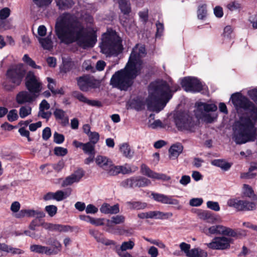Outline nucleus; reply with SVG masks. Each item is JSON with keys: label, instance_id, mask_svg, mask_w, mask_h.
Returning a JSON list of instances; mask_svg holds the SVG:
<instances>
[{"label": "nucleus", "instance_id": "1", "mask_svg": "<svg viewBox=\"0 0 257 257\" xmlns=\"http://www.w3.org/2000/svg\"><path fill=\"white\" fill-rule=\"evenodd\" d=\"M55 33L61 43L74 42L83 49L93 47L97 41L96 32L85 29L76 17L64 13L57 19Z\"/></svg>", "mask_w": 257, "mask_h": 257}, {"label": "nucleus", "instance_id": "2", "mask_svg": "<svg viewBox=\"0 0 257 257\" xmlns=\"http://www.w3.org/2000/svg\"><path fill=\"white\" fill-rule=\"evenodd\" d=\"M231 102L237 111H249L248 115L240 117L234 125L232 138L237 144H243L254 141L257 136V107L246 96L240 92L232 94Z\"/></svg>", "mask_w": 257, "mask_h": 257}, {"label": "nucleus", "instance_id": "3", "mask_svg": "<svg viewBox=\"0 0 257 257\" xmlns=\"http://www.w3.org/2000/svg\"><path fill=\"white\" fill-rule=\"evenodd\" d=\"M146 54L144 45L137 44L132 50L128 61L123 69L116 72L110 79V84L121 90H127L133 80L140 73L143 67L142 58Z\"/></svg>", "mask_w": 257, "mask_h": 257}, {"label": "nucleus", "instance_id": "4", "mask_svg": "<svg viewBox=\"0 0 257 257\" xmlns=\"http://www.w3.org/2000/svg\"><path fill=\"white\" fill-rule=\"evenodd\" d=\"M179 88V86L170 78L152 82L149 87V96L146 100L148 109L157 112L160 111Z\"/></svg>", "mask_w": 257, "mask_h": 257}, {"label": "nucleus", "instance_id": "5", "mask_svg": "<svg viewBox=\"0 0 257 257\" xmlns=\"http://www.w3.org/2000/svg\"><path fill=\"white\" fill-rule=\"evenodd\" d=\"M121 42L115 31L108 32L102 35L100 45L101 52L106 56H117L123 49Z\"/></svg>", "mask_w": 257, "mask_h": 257}, {"label": "nucleus", "instance_id": "6", "mask_svg": "<svg viewBox=\"0 0 257 257\" xmlns=\"http://www.w3.org/2000/svg\"><path fill=\"white\" fill-rule=\"evenodd\" d=\"M48 244L51 246L33 244L30 246V249L32 252L48 256L58 254L61 251L62 244L56 238H49Z\"/></svg>", "mask_w": 257, "mask_h": 257}, {"label": "nucleus", "instance_id": "7", "mask_svg": "<svg viewBox=\"0 0 257 257\" xmlns=\"http://www.w3.org/2000/svg\"><path fill=\"white\" fill-rule=\"evenodd\" d=\"M196 105L195 113L197 118L207 122H211L217 117L216 114L210 113L216 111L217 107L215 104L200 102L197 103Z\"/></svg>", "mask_w": 257, "mask_h": 257}, {"label": "nucleus", "instance_id": "8", "mask_svg": "<svg viewBox=\"0 0 257 257\" xmlns=\"http://www.w3.org/2000/svg\"><path fill=\"white\" fill-rule=\"evenodd\" d=\"M175 122L177 128L181 131H194L195 122L192 117L189 114L183 113L178 115L175 119Z\"/></svg>", "mask_w": 257, "mask_h": 257}, {"label": "nucleus", "instance_id": "9", "mask_svg": "<svg viewBox=\"0 0 257 257\" xmlns=\"http://www.w3.org/2000/svg\"><path fill=\"white\" fill-rule=\"evenodd\" d=\"M26 73L22 64H19L8 70L6 73L7 78L16 85H19Z\"/></svg>", "mask_w": 257, "mask_h": 257}, {"label": "nucleus", "instance_id": "10", "mask_svg": "<svg viewBox=\"0 0 257 257\" xmlns=\"http://www.w3.org/2000/svg\"><path fill=\"white\" fill-rule=\"evenodd\" d=\"M203 231L208 236L212 234H222L230 237H236L238 234L234 229L222 225H215L208 228L205 227Z\"/></svg>", "mask_w": 257, "mask_h": 257}, {"label": "nucleus", "instance_id": "11", "mask_svg": "<svg viewBox=\"0 0 257 257\" xmlns=\"http://www.w3.org/2000/svg\"><path fill=\"white\" fill-rule=\"evenodd\" d=\"M232 242V239L231 238L221 236L215 237L211 242L206 244L208 248L212 249L224 250L229 248Z\"/></svg>", "mask_w": 257, "mask_h": 257}, {"label": "nucleus", "instance_id": "12", "mask_svg": "<svg viewBox=\"0 0 257 257\" xmlns=\"http://www.w3.org/2000/svg\"><path fill=\"white\" fill-rule=\"evenodd\" d=\"M26 86L31 93H39L42 89V84L39 78L32 71H29L26 77Z\"/></svg>", "mask_w": 257, "mask_h": 257}, {"label": "nucleus", "instance_id": "13", "mask_svg": "<svg viewBox=\"0 0 257 257\" xmlns=\"http://www.w3.org/2000/svg\"><path fill=\"white\" fill-rule=\"evenodd\" d=\"M77 84L80 89L85 92L99 86V82L90 75H84L79 77L77 79Z\"/></svg>", "mask_w": 257, "mask_h": 257}, {"label": "nucleus", "instance_id": "14", "mask_svg": "<svg viewBox=\"0 0 257 257\" xmlns=\"http://www.w3.org/2000/svg\"><path fill=\"white\" fill-rule=\"evenodd\" d=\"M181 85L184 90L188 92H199L202 89L201 82L195 77H185L182 80Z\"/></svg>", "mask_w": 257, "mask_h": 257}, {"label": "nucleus", "instance_id": "15", "mask_svg": "<svg viewBox=\"0 0 257 257\" xmlns=\"http://www.w3.org/2000/svg\"><path fill=\"white\" fill-rule=\"evenodd\" d=\"M141 173L153 180L169 181L171 177L163 173H158L151 170L147 165L142 164L140 167Z\"/></svg>", "mask_w": 257, "mask_h": 257}, {"label": "nucleus", "instance_id": "16", "mask_svg": "<svg viewBox=\"0 0 257 257\" xmlns=\"http://www.w3.org/2000/svg\"><path fill=\"white\" fill-rule=\"evenodd\" d=\"M95 162L99 168L109 175V172L112 169L114 165L110 159L105 156L98 155L95 159Z\"/></svg>", "mask_w": 257, "mask_h": 257}, {"label": "nucleus", "instance_id": "17", "mask_svg": "<svg viewBox=\"0 0 257 257\" xmlns=\"http://www.w3.org/2000/svg\"><path fill=\"white\" fill-rule=\"evenodd\" d=\"M138 169V168L137 166L127 164L123 166L113 165L112 169L109 172V175L115 176L119 173L123 174H129L136 172Z\"/></svg>", "mask_w": 257, "mask_h": 257}, {"label": "nucleus", "instance_id": "18", "mask_svg": "<svg viewBox=\"0 0 257 257\" xmlns=\"http://www.w3.org/2000/svg\"><path fill=\"white\" fill-rule=\"evenodd\" d=\"M83 176V171L81 169H77L63 181L62 187H66L79 182Z\"/></svg>", "mask_w": 257, "mask_h": 257}, {"label": "nucleus", "instance_id": "19", "mask_svg": "<svg viewBox=\"0 0 257 257\" xmlns=\"http://www.w3.org/2000/svg\"><path fill=\"white\" fill-rule=\"evenodd\" d=\"M36 97L35 94H31L28 91H22L17 94L16 100L18 104H23L32 102L35 100Z\"/></svg>", "mask_w": 257, "mask_h": 257}, {"label": "nucleus", "instance_id": "20", "mask_svg": "<svg viewBox=\"0 0 257 257\" xmlns=\"http://www.w3.org/2000/svg\"><path fill=\"white\" fill-rule=\"evenodd\" d=\"M151 195L155 201L164 204L177 205L179 203L177 200L173 199L170 196L157 193H152Z\"/></svg>", "mask_w": 257, "mask_h": 257}, {"label": "nucleus", "instance_id": "21", "mask_svg": "<svg viewBox=\"0 0 257 257\" xmlns=\"http://www.w3.org/2000/svg\"><path fill=\"white\" fill-rule=\"evenodd\" d=\"M16 216L17 218H22L25 217H34L36 216L42 217L45 216V214L43 212L38 210L22 209Z\"/></svg>", "mask_w": 257, "mask_h": 257}, {"label": "nucleus", "instance_id": "22", "mask_svg": "<svg viewBox=\"0 0 257 257\" xmlns=\"http://www.w3.org/2000/svg\"><path fill=\"white\" fill-rule=\"evenodd\" d=\"M183 150V146L181 143H178L172 145L169 150V158L171 159H176Z\"/></svg>", "mask_w": 257, "mask_h": 257}, {"label": "nucleus", "instance_id": "23", "mask_svg": "<svg viewBox=\"0 0 257 257\" xmlns=\"http://www.w3.org/2000/svg\"><path fill=\"white\" fill-rule=\"evenodd\" d=\"M56 119L62 125L65 126L69 123V118L66 112L61 109H56L54 112Z\"/></svg>", "mask_w": 257, "mask_h": 257}, {"label": "nucleus", "instance_id": "24", "mask_svg": "<svg viewBox=\"0 0 257 257\" xmlns=\"http://www.w3.org/2000/svg\"><path fill=\"white\" fill-rule=\"evenodd\" d=\"M101 213L104 214H117L119 212L118 204L110 206L107 203H103L100 208Z\"/></svg>", "mask_w": 257, "mask_h": 257}, {"label": "nucleus", "instance_id": "25", "mask_svg": "<svg viewBox=\"0 0 257 257\" xmlns=\"http://www.w3.org/2000/svg\"><path fill=\"white\" fill-rule=\"evenodd\" d=\"M3 252L11 253L13 254H21L24 252L22 250L19 248L13 247L5 243H0V256H2L3 255Z\"/></svg>", "mask_w": 257, "mask_h": 257}, {"label": "nucleus", "instance_id": "26", "mask_svg": "<svg viewBox=\"0 0 257 257\" xmlns=\"http://www.w3.org/2000/svg\"><path fill=\"white\" fill-rule=\"evenodd\" d=\"M200 219L205 220L207 222L213 223L216 219L215 216L210 211L206 210L200 211L198 213Z\"/></svg>", "mask_w": 257, "mask_h": 257}, {"label": "nucleus", "instance_id": "27", "mask_svg": "<svg viewBox=\"0 0 257 257\" xmlns=\"http://www.w3.org/2000/svg\"><path fill=\"white\" fill-rule=\"evenodd\" d=\"M74 96L80 101L87 103L91 106H99L100 103L96 100L88 99L83 94L79 92H76L74 93Z\"/></svg>", "mask_w": 257, "mask_h": 257}, {"label": "nucleus", "instance_id": "28", "mask_svg": "<svg viewBox=\"0 0 257 257\" xmlns=\"http://www.w3.org/2000/svg\"><path fill=\"white\" fill-rule=\"evenodd\" d=\"M119 150L126 158L131 159L134 156V152L127 143H124L119 146Z\"/></svg>", "mask_w": 257, "mask_h": 257}, {"label": "nucleus", "instance_id": "29", "mask_svg": "<svg viewBox=\"0 0 257 257\" xmlns=\"http://www.w3.org/2000/svg\"><path fill=\"white\" fill-rule=\"evenodd\" d=\"M126 205L130 209L141 210L147 207V204L146 202L141 201H128Z\"/></svg>", "mask_w": 257, "mask_h": 257}, {"label": "nucleus", "instance_id": "30", "mask_svg": "<svg viewBox=\"0 0 257 257\" xmlns=\"http://www.w3.org/2000/svg\"><path fill=\"white\" fill-rule=\"evenodd\" d=\"M211 164L213 166L221 168L224 171H227L231 167V165L223 160L216 159L211 162Z\"/></svg>", "mask_w": 257, "mask_h": 257}, {"label": "nucleus", "instance_id": "31", "mask_svg": "<svg viewBox=\"0 0 257 257\" xmlns=\"http://www.w3.org/2000/svg\"><path fill=\"white\" fill-rule=\"evenodd\" d=\"M227 205L230 207H232L237 209L238 211H242L243 200H238L237 199L233 198L229 199L227 201Z\"/></svg>", "mask_w": 257, "mask_h": 257}, {"label": "nucleus", "instance_id": "32", "mask_svg": "<svg viewBox=\"0 0 257 257\" xmlns=\"http://www.w3.org/2000/svg\"><path fill=\"white\" fill-rule=\"evenodd\" d=\"M39 43L41 44L42 47L47 50H50L53 47V43L51 38L47 37L46 38H41L38 37Z\"/></svg>", "mask_w": 257, "mask_h": 257}, {"label": "nucleus", "instance_id": "33", "mask_svg": "<svg viewBox=\"0 0 257 257\" xmlns=\"http://www.w3.org/2000/svg\"><path fill=\"white\" fill-rule=\"evenodd\" d=\"M119 8L121 11L125 15L131 12L130 4L127 0H118Z\"/></svg>", "mask_w": 257, "mask_h": 257}, {"label": "nucleus", "instance_id": "34", "mask_svg": "<svg viewBox=\"0 0 257 257\" xmlns=\"http://www.w3.org/2000/svg\"><path fill=\"white\" fill-rule=\"evenodd\" d=\"M207 252L200 248H194L191 249L189 257H207Z\"/></svg>", "mask_w": 257, "mask_h": 257}, {"label": "nucleus", "instance_id": "35", "mask_svg": "<svg viewBox=\"0 0 257 257\" xmlns=\"http://www.w3.org/2000/svg\"><path fill=\"white\" fill-rule=\"evenodd\" d=\"M32 107L28 105L22 106L19 109V115L22 118H24L31 114Z\"/></svg>", "mask_w": 257, "mask_h": 257}, {"label": "nucleus", "instance_id": "36", "mask_svg": "<svg viewBox=\"0 0 257 257\" xmlns=\"http://www.w3.org/2000/svg\"><path fill=\"white\" fill-rule=\"evenodd\" d=\"M48 84V88L51 90V91L54 94H63V90L62 89H55L54 87L55 86V83L54 80L50 78L47 77V78Z\"/></svg>", "mask_w": 257, "mask_h": 257}, {"label": "nucleus", "instance_id": "37", "mask_svg": "<svg viewBox=\"0 0 257 257\" xmlns=\"http://www.w3.org/2000/svg\"><path fill=\"white\" fill-rule=\"evenodd\" d=\"M122 25L125 27L126 31L128 32L134 31L136 28V24L132 19H129L127 21L125 20L123 21Z\"/></svg>", "mask_w": 257, "mask_h": 257}, {"label": "nucleus", "instance_id": "38", "mask_svg": "<svg viewBox=\"0 0 257 257\" xmlns=\"http://www.w3.org/2000/svg\"><path fill=\"white\" fill-rule=\"evenodd\" d=\"M135 246V242L132 240H130L127 241H124L123 242L120 246L119 249H118L117 250H120L122 252H124V251H126L127 250H131Z\"/></svg>", "mask_w": 257, "mask_h": 257}, {"label": "nucleus", "instance_id": "39", "mask_svg": "<svg viewBox=\"0 0 257 257\" xmlns=\"http://www.w3.org/2000/svg\"><path fill=\"white\" fill-rule=\"evenodd\" d=\"M57 4L60 9H65L71 8L74 3L73 0H57Z\"/></svg>", "mask_w": 257, "mask_h": 257}, {"label": "nucleus", "instance_id": "40", "mask_svg": "<svg viewBox=\"0 0 257 257\" xmlns=\"http://www.w3.org/2000/svg\"><path fill=\"white\" fill-rule=\"evenodd\" d=\"M82 150L85 154L89 155H94V145L90 142L85 143Z\"/></svg>", "mask_w": 257, "mask_h": 257}, {"label": "nucleus", "instance_id": "41", "mask_svg": "<svg viewBox=\"0 0 257 257\" xmlns=\"http://www.w3.org/2000/svg\"><path fill=\"white\" fill-rule=\"evenodd\" d=\"M23 61L27 65L33 68L41 69L40 66L37 65L34 61H33L28 54H25L23 57Z\"/></svg>", "mask_w": 257, "mask_h": 257}, {"label": "nucleus", "instance_id": "42", "mask_svg": "<svg viewBox=\"0 0 257 257\" xmlns=\"http://www.w3.org/2000/svg\"><path fill=\"white\" fill-rule=\"evenodd\" d=\"M95 239L97 242H100L106 245H109L113 244V241L112 240L105 239L103 237V234L100 232L98 233V234L95 237Z\"/></svg>", "mask_w": 257, "mask_h": 257}, {"label": "nucleus", "instance_id": "43", "mask_svg": "<svg viewBox=\"0 0 257 257\" xmlns=\"http://www.w3.org/2000/svg\"><path fill=\"white\" fill-rule=\"evenodd\" d=\"M223 37L224 39H232L233 38V29L230 26H226L223 31Z\"/></svg>", "mask_w": 257, "mask_h": 257}, {"label": "nucleus", "instance_id": "44", "mask_svg": "<svg viewBox=\"0 0 257 257\" xmlns=\"http://www.w3.org/2000/svg\"><path fill=\"white\" fill-rule=\"evenodd\" d=\"M243 204L242 211H251L256 207L255 204L253 202L243 200Z\"/></svg>", "mask_w": 257, "mask_h": 257}, {"label": "nucleus", "instance_id": "45", "mask_svg": "<svg viewBox=\"0 0 257 257\" xmlns=\"http://www.w3.org/2000/svg\"><path fill=\"white\" fill-rule=\"evenodd\" d=\"M18 118L19 115L16 109H12L8 112L7 118L9 121L13 122L16 121L18 119Z\"/></svg>", "mask_w": 257, "mask_h": 257}, {"label": "nucleus", "instance_id": "46", "mask_svg": "<svg viewBox=\"0 0 257 257\" xmlns=\"http://www.w3.org/2000/svg\"><path fill=\"white\" fill-rule=\"evenodd\" d=\"M21 207L20 203L18 201L13 202L11 206V210L12 212V215L16 218V215L19 214Z\"/></svg>", "mask_w": 257, "mask_h": 257}, {"label": "nucleus", "instance_id": "47", "mask_svg": "<svg viewBox=\"0 0 257 257\" xmlns=\"http://www.w3.org/2000/svg\"><path fill=\"white\" fill-rule=\"evenodd\" d=\"M179 246L181 250L185 253L186 256L189 257L191 253L190 245L185 242H182L180 244Z\"/></svg>", "mask_w": 257, "mask_h": 257}, {"label": "nucleus", "instance_id": "48", "mask_svg": "<svg viewBox=\"0 0 257 257\" xmlns=\"http://www.w3.org/2000/svg\"><path fill=\"white\" fill-rule=\"evenodd\" d=\"M247 94L257 104V87L248 90Z\"/></svg>", "mask_w": 257, "mask_h": 257}, {"label": "nucleus", "instance_id": "49", "mask_svg": "<svg viewBox=\"0 0 257 257\" xmlns=\"http://www.w3.org/2000/svg\"><path fill=\"white\" fill-rule=\"evenodd\" d=\"M45 210L50 217H53L57 213V207L54 205H47Z\"/></svg>", "mask_w": 257, "mask_h": 257}, {"label": "nucleus", "instance_id": "50", "mask_svg": "<svg viewBox=\"0 0 257 257\" xmlns=\"http://www.w3.org/2000/svg\"><path fill=\"white\" fill-rule=\"evenodd\" d=\"M139 187H145L148 186L151 184V181L149 179L144 177H138Z\"/></svg>", "mask_w": 257, "mask_h": 257}, {"label": "nucleus", "instance_id": "51", "mask_svg": "<svg viewBox=\"0 0 257 257\" xmlns=\"http://www.w3.org/2000/svg\"><path fill=\"white\" fill-rule=\"evenodd\" d=\"M55 193V200L57 201H60L66 198L67 197H68L70 193L68 194H67L64 192L59 190L56 191Z\"/></svg>", "mask_w": 257, "mask_h": 257}, {"label": "nucleus", "instance_id": "52", "mask_svg": "<svg viewBox=\"0 0 257 257\" xmlns=\"http://www.w3.org/2000/svg\"><path fill=\"white\" fill-rule=\"evenodd\" d=\"M88 137L90 140V143L93 144V145L96 144L99 139V134L95 132H91L88 135Z\"/></svg>", "mask_w": 257, "mask_h": 257}, {"label": "nucleus", "instance_id": "53", "mask_svg": "<svg viewBox=\"0 0 257 257\" xmlns=\"http://www.w3.org/2000/svg\"><path fill=\"white\" fill-rule=\"evenodd\" d=\"M207 208L215 211L220 210V206L217 202L208 201L206 203Z\"/></svg>", "mask_w": 257, "mask_h": 257}, {"label": "nucleus", "instance_id": "54", "mask_svg": "<svg viewBox=\"0 0 257 257\" xmlns=\"http://www.w3.org/2000/svg\"><path fill=\"white\" fill-rule=\"evenodd\" d=\"M54 151L55 154L58 156H64L68 153L67 149L61 147H55Z\"/></svg>", "mask_w": 257, "mask_h": 257}, {"label": "nucleus", "instance_id": "55", "mask_svg": "<svg viewBox=\"0 0 257 257\" xmlns=\"http://www.w3.org/2000/svg\"><path fill=\"white\" fill-rule=\"evenodd\" d=\"M111 219V222H112L113 224H118L122 223L124 222L125 217L122 215H117L112 216Z\"/></svg>", "mask_w": 257, "mask_h": 257}, {"label": "nucleus", "instance_id": "56", "mask_svg": "<svg viewBox=\"0 0 257 257\" xmlns=\"http://www.w3.org/2000/svg\"><path fill=\"white\" fill-rule=\"evenodd\" d=\"M203 202V199L201 198H193L190 200L189 205L191 206H200Z\"/></svg>", "mask_w": 257, "mask_h": 257}, {"label": "nucleus", "instance_id": "57", "mask_svg": "<svg viewBox=\"0 0 257 257\" xmlns=\"http://www.w3.org/2000/svg\"><path fill=\"white\" fill-rule=\"evenodd\" d=\"M207 14L206 5H202L199 7L198 10V17L200 19H203Z\"/></svg>", "mask_w": 257, "mask_h": 257}, {"label": "nucleus", "instance_id": "58", "mask_svg": "<svg viewBox=\"0 0 257 257\" xmlns=\"http://www.w3.org/2000/svg\"><path fill=\"white\" fill-rule=\"evenodd\" d=\"M53 137L54 142L57 144H61L64 141V136L57 132L54 134Z\"/></svg>", "mask_w": 257, "mask_h": 257}, {"label": "nucleus", "instance_id": "59", "mask_svg": "<svg viewBox=\"0 0 257 257\" xmlns=\"http://www.w3.org/2000/svg\"><path fill=\"white\" fill-rule=\"evenodd\" d=\"M69 229V226L55 224L54 231H58L60 232H67Z\"/></svg>", "mask_w": 257, "mask_h": 257}, {"label": "nucleus", "instance_id": "60", "mask_svg": "<svg viewBox=\"0 0 257 257\" xmlns=\"http://www.w3.org/2000/svg\"><path fill=\"white\" fill-rule=\"evenodd\" d=\"M10 10L8 8H4L0 11V18L2 20H5L9 17L10 15Z\"/></svg>", "mask_w": 257, "mask_h": 257}, {"label": "nucleus", "instance_id": "61", "mask_svg": "<svg viewBox=\"0 0 257 257\" xmlns=\"http://www.w3.org/2000/svg\"><path fill=\"white\" fill-rule=\"evenodd\" d=\"M98 210V208L91 204H88L85 208V212L87 214H95Z\"/></svg>", "mask_w": 257, "mask_h": 257}, {"label": "nucleus", "instance_id": "62", "mask_svg": "<svg viewBox=\"0 0 257 257\" xmlns=\"http://www.w3.org/2000/svg\"><path fill=\"white\" fill-rule=\"evenodd\" d=\"M149 126L152 128L156 129L158 127H162L163 126V124L160 119H157L155 120L153 122H151V120H150Z\"/></svg>", "mask_w": 257, "mask_h": 257}, {"label": "nucleus", "instance_id": "63", "mask_svg": "<svg viewBox=\"0 0 257 257\" xmlns=\"http://www.w3.org/2000/svg\"><path fill=\"white\" fill-rule=\"evenodd\" d=\"M190 182L191 178L188 175H183L179 181V183L184 186H187Z\"/></svg>", "mask_w": 257, "mask_h": 257}, {"label": "nucleus", "instance_id": "64", "mask_svg": "<svg viewBox=\"0 0 257 257\" xmlns=\"http://www.w3.org/2000/svg\"><path fill=\"white\" fill-rule=\"evenodd\" d=\"M51 136V129L49 127H45L42 132L43 139L46 141L48 140Z\"/></svg>", "mask_w": 257, "mask_h": 257}]
</instances>
